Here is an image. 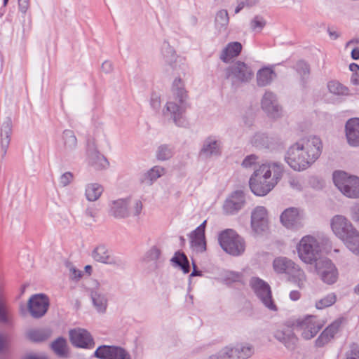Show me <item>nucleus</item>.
<instances>
[{
    "label": "nucleus",
    "mask_w": 359,
    "mask_h": 359,
    "mask_svg": "<svg viewBox=\"0 0 359 359\" xmlns=\"http://www.w3.org/2000/svg\"><path fill=\"white\" fill-rule=\"evenodd\" d=\"M291 331L292 330L290 329H287L285 330H277L274 334V337L276 339L283 343L286 339L288 334L290 333Z\"/></svg>",
    "instance_id": "nucleus-60"
},
{
    "label": "nucleus",
    "mask_w": 359,
    "mask_h": 359,
    "mask_svg": "<svg viewBox=\"0 0 359 359\" xmlns=\"http://www.w3.org/2000/svg\"><path fill=\"white\" fill-rule=\"evenodd\" d=\"M162 54L165 62L173 70H176L178 63L175 50L168 43H164L162 48Z\"/></svg>",
    "instance_id": "nucleus-32"
},
{
    "label": "nucleus",
    "mask_w": 359,
    "mask_h": 359,
    "mask_svg": "<svg viewBox=\"0 0 359 359\" xmlns=\"http://www.w3.org/2000/svg\"><path fill=\"white\" fill-rule=\"evenodd\" d=\"M219 243L222 248L233 256L242 255L245 249L244 239L233 229H226L219 236Z\"/></svg>",
    "instance_id": "nucleus-6"
},
{
    "label": "nucleus",
    "mask_w": 359,
    "mask_h": 359,
    "mask_svg": "<svg viewBox=\"0 0 359 359\" xmlns=\"http://www.w3.org/2000/svg\"><path fill=\"white\" fill-rule=\"evenodd\" d=\"M165 174V169L161 166H154L149 170L141 178V182L151 185L157 179Z\"/></svg>",
    "instance_id": "nucleus-30"
},
{
    "label": "nucleus",
    "mask_w": 359,
    "mask_h": 359,
    "mask_svg": "<svg viewBox=\"0 0 359 359\" xmlns=\"http://www.w3.org/2000/svg\"><path fill=\"white\" fill-rule=\"evenodd\" d=\"M171 262L178 266L184 273H188L189 272V262L184 252H175V255L171 259Z\"/></svg>",
    "instance_id": "nucleus-38"
},
{
    "label": "nucleus",
    "mask_w": 359,
    "mask_h": 359,
    "mask_svg": "<svg viewBox=\"0 0 359 359\" xmlns=\"http://www.w3.org/2000/svg\"><path fill=\"white\" fill-rule=\"evenodd\" d=\"M222 143L216 136L210 135L205 139L200 151V156L208 158L219 156L222 154Z\"/></svg>",
    "instance_id": "nucleus-18"
},
{
    "label": "nucleus",
    "mask_w": 359,
    "mask_h": 359,
    "mask_svg": "<svg viewBox=\"0 0 359 359\" xmlns=\"http://www.w3.org/2000/svg\"><path fill=\"white\" fill-rule=\"evenodd\" d=\"M268 216L266 208L263 206L256 207L251 213V228L256 234H261L268 228Z\"/></svg>",
    "instance_id": "nucleus-17"
},
{
    "label": "nucleus",
    "mask_w": 359,
    "mask_h": 359,
    "mask_svg": "<svg viewBox=\"0 0 359 359\" xmlns=\"http://www.w3.org/2000/svg\"><path fill=\"white\" fill-rule=\"evenodd\" d=\"M273 266L276 272L287 274L299 287L304 286L306 275L304 271L291 259L284 257H277L273 260Z\"/></svg>",
    "instance_id": "nucleus-3"
},
{
    "label": "nucleus",
    "mask_w": 359,
    "mask_h": 359,
    "mask_svg": "<svg viewBox=\"0 0 359 359\" xmlns=\"http://www.w3.org/2000/svg\"><path fill=\"white\" fill-rule=\"evenodd\" d=\"M92 258L100 263L123 267L125 262L121 259L114 257L104 245H99L91 252Z\"/></svg>",
    "instance_id": "nucleus-13"
},
{
    "label": "nucleus",
    "mask_w": 359,
    "mask_h": 359,
    "mask_svg": "<svg viewBox=\"0 0 359 359\" xmlns=\"http://www.w3.org/2000/svg\"><path fill=\"white\" fill-rule=\"evenodd\" d=\"M339 223L344 224L338 231V238L353 254L359 256V231L345 217L338 215V224Z\"/></svg>",
    "instance_id": "nucleus-5"
},
{
    "label": "nucleus",
    "mask_w": 359,
    "mask_h": 359,
    "mask_svg": "<svg viewBox=\"0 0 359 359\" xmlns=\"http://www.w3.org/2000/svg\"><path fill=\"white\" fill-rule=\"evenodd\" d=\"M297 250L299 258L306 264H313L316 261L321 252L317 238L310 235L302 238Z\"/></svg>",
    "instance_id": "nucleus-7"
},
{
    "label": "nucleus",
    "mask_w": 359,
    "mask_h": 359,
    "mask_svg": "<svg viewBox=\"0 0 359 359\" xmlns=\"http://www.w3.org/2000/svg\"><path fill=\"white\" fill-rule=\"evenodd\" d=\"M216 359H237L235 347L229 344L221 348L215 355Z\"/></svg>",
    "instance_id": "nucleus-42"
},
{
    "label": "nucleus",
    "mask_w": 359,
    "mask_h": 359,
    "mask_svg": "<svg viewBox=\"0 0 359 359\" xmlns=\"http://www.w3.org/2000/svg\"><path fill=\"white\" fill-rule=\"evenodd\" d=\"M224 279L226 283L230 284L234 282H239L242 279V274L235 271H226L224 274Z\"/></svg>",
    "instance_id": "nucleus-51"
},
{
    "label": "nucleus",
    "mask_w": 359,
    "mask_h": 359,
    "mask_svg": "<svg viewBox=\"0 0 359 359\" xmlns=\"http://www.w3.org/2000/svg\"><path fill=\"white\" fill-rule=\"evenodd\" d=\"M353 219L359 222V201L351 208Z\"/></svg>",
    "instance_id": "nucleus-64"
},
{
    "label": "nucleus",
    "mask_w": 359,
    "mask_h": 359,
    "mask_svg": "<svg viewBox=\"0 0 359 359\" xmlns=\"http://www.w3.org/2000/svg\"><path fill=\"white\" fill-rule=\"evenodd\" d=\"M261 107L271 118L277 119L282 116V107L278 103L276 95L271 91L265 92L261 100Z\"/></svg>",
    "instance_id": "nucleus-12"
},
{
    "label": "nucleus",
    "mask_w": 359,
    "mask_h": 359,
    "mask_svg": "<svg viewBox=\"0 0 359 359\" xmlns=\"http://www.w3.org/2000/svg\"><path fill=\"white\" fill-rule=\"evenodd\" d=\"M112 359H132L130 353L123 348L115 346Z\"/></svg>",
    "instance_id": "nucleus-52"
},
{
    "label": "nucleus",
    "mask_w": 359,
    "mask_h": 359,
    "mask_svg": "<svg viewBox=\"0 0 359 359\" xmlns=\"http://www.w3.org/2000/svg\"><path fill=\"white\" fill-rule=\"evenodd\" d=\"M48 334L43 330H33L28 332V337L33 341H42L48 338Z\"/></svg>",
    "instance_id": "nucleus-50"
},
{
    "label": "nucleus",
    "mask_w": 359,
    "mask_h": 359,
    "mask_svg": "<svg viewBox=\"0 0 359 359\" xmlns=\"http://www.w3.org/2000/svg\"><path fill=\"white\" fill-rule=\"evenodd\" d=\"M73 174L71 172H65L60 177V184L63 187H67L72 182V181L73 180Z\"/></svg>",
    "instance_id": "nucleus-56"
},
{
    "label": "nucleus",
    "mask_w": 359,
    "mask_h": 359,
    "mask_svg": "<svg viewBox=\"0 0 359 359\" xmlns=\"http://www.w3.org/2000/svg\"><path fill=\"white\" fill-rule=\"evenodd\" d=\"M64 151L69 154L74 151L77 147V139L71 130H65L62 133Z\"/></svg>",
    "instance_id": "nucleus-31"
},
{
    "label": "nucleus",
    "mask_w": 359,
    "mask_h": 359,
    "mask_svg": "<svg viewBox=\"0 0 359 359\" xmlns=\"http://www.w3.org/2000/svg\"><path fill=\"white\" fill-rule=\"evenodd\" d=\"M72 344L76 347L88 348H93L95 342L90 334L83 329H74L69 332Z\"/></svg>",
    "instance_id": "nucleus-19"
},
{
    "label": "nucleus",
    "mask_w": 359,
    "mask_h": 359,
    "mask_svg": "<svg viewBox=\"0 0 359 359\" xmlns=\"http://www.w3.org/2000/svg\"><path fill=\"white\" fill-rule=\"evenodd\" d=\"M224 72L226 78L231 81L233 87L250 82L254 76L252 67L240 60L229 65Z\"/></svg>",
    "instance_id": "nucleus-4"
},
{
    "label": "nucleus",
    "mask_w": 359,
    "mask_h": 359,
    "mask_svg": "<svg viewBox=\"0 0 359 359\" xmlns=\"http://www.w3.org/2000/svg\"><path fill=\"white\" fill-rule=\"evenodd\" d=\"M266 20L263 17L260 15H256L254 18L250 21V29L253 32H260L262 29L266 25Z\"/></svg>",
    "instance_id": "nucleus-48"
},
{
    "label": "nucleus",
    "mask_w": 359,
    "mask_h": 359,
    "mask_svg": "<svg viewBox=\"0 0 359 359\" xmlns=\"http://www.w3.org/2000/svg\"><path fill=\"white\" fill-rule=\"evenodd\" d=\"M53 351L59 356H65L67 353V341L59 337L51 344Z\"/></svg>",
    "instance_id": "nucleus-41"
},
{
    "label": "nucleus",
    "mask_w": 359,
    "mask_h": 359,
    "mask_svg": "<svg viewBox=\"0 0 359 359\" xmlns=\"http://www.w3.org/2000/svg\"><path fill=\"white\" fill-rule=\"evenodd\" d=\"M337 301V296L334 293H330L316 302L315 306L317 309L321 310L333 305Z\"/></svg>",
    "instance_id": "nucleus-43"
},
{
    "label": "nucleus",
    "mask_w": 359,
    "mask_h": 359,
    "mask_svg": "<svg viewBox=\"0 0 359 359\" xmlns=\"http://www.w3.org/2000/svg\"><path fill=\"white\" fill-rule=\"evenodd\" d=\"M297 342V338L292 332V331H291V332L288 334L286 339L283 342V344L285 346V347L287 349L294 350L296 347Z\"/></svg>",
    "instance_id": "nucleus-53"
},
{
    "label": "nucleus",
    "mask_w": 359,
    "mask_h": 359,
    "mask_svg": "<svg viewBox=\"0 0 359 359\" xmlns=\"http://www.w3.org/2000/svg\"><path fill=\"white\" fill-rule=\"evenodd\" d=\"M317 239L320 243L321 251L324 250L325 252H329L331 250L332 243L327 236H323L318 237Z\"/></svg>",
    "instance_id": "nucleus-54"
},
{
    "label": "nucleus",
    "mask_w": 359,
    "mask_h": 359,
    "mask_svg": "<svg viewBox=\"0 0 359 359\" xmlns=\"http://www.w3.org/2000/svg\"><path fill=\"white\" fill-rule=\"evenodd\" d=\"M346 359H359V347L352 346L351 350L346 353Z\"/></svg>",
    "instance_id": "nucleus-61"
},
{
    "label": "nucleus",
    "mask_w": 359,
    "mask_h": 359,
    "mask_svg": "<svg viewBox=\"0 0 359 359\" xmlns=\"http://www.w3.org/2000/svg\"><path fill=\"white\" fill-rule=\"evenodd\" d=\"M259 157L256 154L246 156L241 163V166L245 169L254 168L257 165Z\"/></svg>",
    "instance_id": "nucleus-49"
},
{
    "label": "nucleus",
    "mask_w": 359,
    "mask_h": 359,
    "mask_svg": "<svg viewBox=\"0 0 359 359\" xmlns=\"http://www.w3.org/2000/svg\"><path fill=\"white\" fill-rule=\"evenodd\" d=\"M103 192V187L97 183H90L86 185L85 196L88 201L94 202L99 199Z\"/></svg>",
    "instance_id": "nucleus-33"
},
{
    "label": "nucleus",
    "mask_w": 359,
    "mask_h": 359,
    "mask_svg": "<svg viewBox=\"0 0 359 359\" xmlns=\"http://www.w3.org/2000/svg\"><path fill=\"white\" fill-rule=\"evenodd\" d=\"M283 173L284 165L280 162L262 163L255 170L250 178L251 191L257 196H266L281 180Z\"/></svg>",
    "instance_id": "nucleus-2"
},
{
    "label": "nucleus",
    "mask_w": 359,
    "mask_h": 359,
    "mask_svg": "<svg viewBox=\"0 0 359 359\" xmlns=\"http://www.w3.org/2000/svg\"><path fill=\"white\" fill-rule=\"evenodd\" d=\"M327 92L324 94V99L327 102H334L337 99V83L330 81L327 86Z\"/></svg>",
    "instance_id": "nucleus-45"
},
{
    "label": "nucleus",
    "mask_w": 359,
    "mask_h": 359,
    "mask_svg": "<svg viewBox=\"0 0 359 359\" xmlns=\"http://www.w3.org/2000/svg\"><path fill=\"white\" fill-rule=\"evenodd\" d=\"M250 144L259 149H271L274 145L273 139L265 133H256L250 138Z\"/></svg>",
    "instance_id": "nucleus-27"
},
{
    "label": "nucleus",
    "mask_w": 359,
    "mask_h": 359,
    "mask_svg": "<svg viewBox=\"0 0 359 359\" xmlns=\"http://www.w3.org/2000/svg\"><path fill=\"white\" fill-rule=\"evenodd\" d=\"M309 183L311 187L317 190L322 189L325 185L324 181L316 177H311Z\"/></svg>",
    "instance_id": "nucleus-57"
},
{
    "label": "nucleus",
    "mask_w": 359,
    "mask_h": 359,
    "mask_svg": "<svg viewBox=\"0 0 359 359\" xmlns=\"http://www.w3.org/2000/svg\"><path fill=\"white\" fill-rule=\"evenodd\" d=\"M352 95L353 94L350 93V90L348 87L338 82V103L342 102L339 97L340 96H349Z\"/></svg>",
    "instance_id": "nucleus-58"
},
{
    "label": "nucleus",
    "mask_w": 359,
    "mask_h": 359,
    "mask_svg": "<svg viewBox=\"0 0 359 359\" xmlns=\"http://www.w3.org/2000/svg\"><path fill=\"white\" fill-rule=\"evenodd\" d=\"M172 99H180L187 100V93L184 88V81L180 78H176L172 86Z\"/></svg>",
    "instance_id": "nucleus-36"
},
{
    "label": "nucleus",
    "mask_w": 359,
    "mask_h": 359,
    "mask_svg": "<svg viewBox=\"0 0 359 359\" xmlns=\"http://www.w3.org/2000/svg\"><path fill=\"white\" fill-rule=\"evenodd\" d=\"M337 333V324L336 321L333 322L330 326H328L318 337L316 339V345L322 346L327 343L331 339H332L334 334Z\"/></svg>",
    "instance_id": "nucleus-37"
},
{
    "label": "nucleus",
    "mask_w": 359,
    "mask_h": 359,
    "mask_svg": "<svg viewBox=\"0 0 359 359\" xmlns=\"http://www.w3.org/2000/svg\"><path fill=\"white\" fill-rule=\"evenodd\" d=\"M186 109L187 100L172 99V97H171L170 100L167 102L163 113L165 116L172 118L176 126H184L185 125L184 114Z\"/></svg>",
    "instance_id": "nucleus-10"
},
{
    "label": "nucleus",
    "mask_w": 359,
    "mask_h": 359,
    "mask_svg": "<svg viewBox=\"0 0 359 359\" xmlns=\"http://www.w3.org/2000/svg\"><path fill=\"white\" fill-rule=\"evenodd\" d=\"M250 285L257 298L266 309L272 311L278 310L272 298L271 287L266 282L259 278L252 277L250 279Z\"/></svg>",
    "instance_id": "nucleus-8"
},
{
    "label": "nucleus",
    "mask_w": 359,
    "mask_h": 359,
    "mask_svg": "<svg viewBox=\"0 0 359 359\" xmlns=\"http://www.w3.org/2000/svg\"><path fill=\"white\" fill-rule=\"evenodd\" d=\"M314 262L316 271L320 276L323 282L327 284L336 282L335 266L330 259L327 257L318 258Z\"/></svg>",
    "instance_id": "nucleus-14"
},
{
    "label": "nucleus",
    "mask_w": 359,
    "mask_h": 359,
    "mask_svg": "<svg viewBox=\"0 0 359 359\" xmlns=\"http://www.w3.org/2000/svg\"><path fill=\"white\" fill-rule=\"evenodd\" d=\"M10 320L9 314L4 304L0 301V322L8 323Z\"/></svg>",
    "instance_id": "nucleus-59"
},
{
    "label": "nucleus",
    "mask_w": 359,
    "mask_h": 359,
    "mask_svg": "<svg viewBox=\"0 0 359 359\" xmlns=\"http://www.w3.org/2000/svg\"><path fill=\"white\" fill-rule=\"evenodd\" d=\"M234 347L237 359L250 358L255 353L254 346L249 343H237Z\"/></svg>",
    "instance_id": "nucleus-34"
},
{
    "label": "nucleus",
    "mask_w": 359,
    "mask_h": 359,
    "mask_svg": "<svg viewBox=\"0 0 359 359\" xmlns=\"http://www.w3.org/2000/svg\"><path fill=\"white\" fill-rule=\"evenodd\" d=\"M172 156V151L170 146L163 144L158 147L156 151V158L160 161H165L171 158Z\"/></svg>",
    "instance_id": "nucleus-46"
},
{
    "label": "nucleus",
    "mask_w": 359,
    "mask_h": 359,
    "mask_svg": "<svg viewBox=\"0 0 359 359\" xmlns=\"http://www.w3.org/2000/svg\"><path fill=\"white\" fill-rule=\"evenodd\" d=\"M338 190L349 198H359V177L338 170Z\"/></svg>",
    "instance_id": "nucleus-9"
},
{
    "label": "nucleus",
    "mask_w": 359,
    "mask_h": 359,
    "mask_svg": "<svg viewBox=\"0 0 359 359\" xmlns=\"http://www.w3.org/2000/svg\"><path fill=\"white\" fill-rule=\"evenodd\" d=\"M129 199L120 198L114 201L110 204L109 213L116 219H125L130 217Z\"/></svg>",
    "instance_id": "nucleus-23"
},
{
    "label": "nucleus",
    "mask_w": 359,
    "mask_h": 359,
    "mask_svg": "<svg viewBox=\"0 0 359 359\" xmlns=\"http://www.w3.org/2000/svg\"><path fill=\"white\" fill-rule=\"evenodd\" d=\"M129 199V213L130 217H138L142 210L143 204L142 202L139 199H132L131 198H128Z\"/></svg>",
    "instance_id": "nucleus-44"
},
{
    "label": "nucleus",
    "mask_w": 359,
    "mask_h": 359,
    "mask_svg": "<svg viewBox=\"0 0 359 359\" xmlns=\"http://www.w3.org/2000/svg\"><path fill=\"white\" fill-rule=\"evenodd\" d=\"M88 156V164L95 170H100L108 168L107 159L96 149L89 150Z\"/></svg>",
    "instance_id": "nucleus-26"
},
{
    "label": "nucleus",
    "mask_w": 359,
    "mask_h": 359,
    "mask_svg": "<svg viewBox=\"0 0 359 359\" xmlns=\"http://www.w3.org/2000/svg\"><path fill=\"white\" fill-rule=\"evenodd\" d=\"M323 325L324 322L316 316H307L297 321V326L302 331V335L305 339L315 337Z\"/></svg>",
    "instance_id": "nucleus-11"
},
{
    "label": "nucleus",
    "mask_w": 359,
    "mask_h": 359,
    "mask_svg": "<svg viewBox=\"0 0 359 359\" xmlns=\"http://www.w3.org/2000/svg\"><path fill=\"white\" fill-rule=\"evenodd\" d=\"M90 297L96 311L101 313H105L108 299L106 294L102 292L101 283H97L96 287L91 290Z\"/></svg>",
    "instance_id": "nucleus-24"
},
{
    "label": "nucleus",
    "mask_w": 359,
    "mask_h": 359,
    "mask_svg": "<svg viewBox=\"0 0 359 359\" xmlns=\"http://www.w3.org/2000/svg\"><path fill=\"white\" fill-rule=\"evenodd\" d=\"M244 204L245 196L243 192L236 191L225 201L223 209L226 214L234 215L243 207Z\"/></svg>",
    "instance_id": "nucleus-22"
},
{
    "label": "nucleus",
    "mask_w": 359,
    "mask_h": 359,
    "mask_svg": "<svg viewBox=\"0 0 359 359\" xmlns=\"http://www.w3.org/2000/svg\"><path fill=\"white\" fill-rule=\"evenodd\" d=\"M115 346L102 345L95 351L94 356L98 359H112Z\"/></svg>",
    "instance_id": "nucleus-40"
},
{
    "label": "nucleus",
    "mask_w": 359,
    "mask_h": 359,
    "mask_svg": "<svg viewBox=\"0 0 359 359\" xmlns=\"http://www.w3.org/2000/svg\"><path fill=\"white\" fill-rule=\"evenodd\" d=\"M97 211H98V209L96 207V205L94 204H91L86 208V209L85 210V215L87 217L94 218L95 217V215H97Z\"/></svg>",
    "instance_id": "nucleus-62"
},
{
    "label": "nucleus",
    "mask_w": 359,
    "mask_h": 359,
    "mask_svg": "<svg viewBox=\"0 0 359 359\" xmlns=\"http://www.w3.org/2000/svg\"><path fill=\"white\" fill-rule=\"evenodd\" d=\"M322 150L323 143L318 137H304L289 147L285 161L294 170L303 171L316 161Z\"/></svg>",
    "instance_id": "nucleus-1"
},
{
    "label": "nucleus",
    "mask_w": 359,
    "mask_h": 359,
    "mask_svg": "<svg viewBox=\"0 0 359 359\" xmlns=\"http://www.w3.org/2000/svg\"><path fill=\"white\" fill-rule=\"evenodd\" d=\"M229 15L226 10L219 11L215 16V26L219 31L225 30L229 24Z\"/></svg>",
    "instance_id": "nucleus-39"
},
{
    "label": "nucleus",
    "mask_w": 359,
    "mask_h": 359,
    "mask_svg": "<svg viewBox=\"0 0 359 359\" xmlns=\"http://www.w3.org/2000/svg\"><path fill=\"white\" fill-rule=\"evenodd\" d=\"M242 50L241 43L235 41L229 43L225 48L222 51L220 59L224 62H228L231 59L237 57Z\"/></svg>",
    "instance_id": "nucleus-28"
},
{
    "label": "nucleus",
    "mask_w": 359,
    "mask_h": 359,
    "mask_svg": "<svg viewBox=\"0 0 359 359\" xmlns=\"http://www.w3.org/2000/svg\"><path fill=\"white\" fill-rule=\"evenodd\" d=\"M191 246L196 252H203L206 250L205 234L192 231L190 235Z\"/></svg>",
    "instance_id": "nucleus-35"
},
{
    "label": "nucleus",
    "mask_w": 359,
    "mask_h": 359,
    "mask_svg": "<svg viewBox=\"0 0 359 359\" xmlns=\"http://www.w3.org/2000/svg\"><path fill=\"white\" fill-rule=\"evenodd\" d=\"M280 222L287 229H297L303 226L302 217L295 208L286 209L280 215Z\"/></svg>",
    "instance_id": "nucleus-20"
},
{
    "label": "nucleus",
    "mask_w": 359,
    "mask_h": 359,
    "mask_svg": "<svg viewBox=\"0 0 359 359\" xmlns=\"http://www.w3.org/2000/svg\"><path fill=\"white\" fill-rule=\"evenodd\" d=\"M238 6L235 9V13H239L244 7H251L257 4V0H237Z\"/></svg>",
    "instance_id": "nucleus-55"
},
{
    "label": "nucleus",
    "mask_w": 359,
    "mask_h": 359,
    "mask_svg": "<svg viewBox=\"0 0 359 359\" xmlns=\"http://www.w3.org/2000/svg\"><path fill=\"white\" fill-rule=\"evenodd\" d=\"M49 306L48 297L43 294L32 295L27 303L28 310L34 318H39L45 315Z\"/></svg>",
    "instance_id": "nucleus-15"
},
{
    "label": "nucleus",
    "mask_w": 359,
    "mask_h": 359,
    "mask_svg": "<svg viewBox=\"0 0 359 359\" xmlns=\"http://www.w3.org/2000/svg\"><path fill=\"white\" fill-rule=\"evenodd\" d=\"M276 77V74L271 67H264L257 73V83L260 87L266 86Z\"/></svg>",
    "instance_id": "nucleus-29"
},
{
    "label": "nucleus",
    "mask_w": 359,
    "mask_h": 359,
    "mask_svg": "<svg viewBox=\"0 0 359 359\" xmlns=\"http://www.w3.org/2000/svg\"><path fill=\"white\" fill-rule=\"evenodd\" d=\"M12 134V123L10 119H6L4 121L1 126L0 131V144H1V152L2 157H4L6 154L7 150L8 149L10 142H11V136Z\"/></svg>",
    "instance_id": "nucleus-25"
},
{
    "label": "nucleus",
    "mask_w": 359,
    "mask_h": 359,
    "mask_svg": "<svg viewBox=\"0 0 359 359\" xmlns=\"http://www.w3.org/2000/svg\"><path fill=\"white\" fill-rule=\"evenodd\" d=\"M294 68L301 76L302 81H304L308 78L310 74V68L309 65L306 62L303 60L298 61L296 63Z\"/></svg>",
    "instance_id": "nucleus-47"
},
{
    "label": "nucleus",
    "mask_w": 359,
    "mask_h": 359,
    "mask_svg": "<svg viewBox=\"0 0 359 359\" xmlns=\"http://www.w3.org/2000/svg\"><path fill=\"white\" fill-rule=\"evenodd\" d=\"M345 135L347 143L351 147H359V118L347 120L345 124Z\"/></svg>",
    "instance_id": "nucleus-21"
},
{
    "label": "nucleus",
    "mask_w": 359,
    "mask_h": 359,
    "mask_svg": "<svg viewBox=\"0 0 359 359\" xmlns=\"http://www.w3.org/2000/svg\"><path fill=\"white\" fill-rule=\"evenodd\" d=\"M165 259L161 246L160 245H154L144 253L142 257V262L149 269L156 270L161 266Z\"/></svg>",
    "instance_id": "nucleus-16"
},
{
    "label": "nucleus",
    "mask_w": 359,
    "mask_h": 359,
    "mask_svg": "<svg viewBox=\"0 0 359 359\" xmlns=\"http://www.w3.org/2000/svg\"><path fill=\"white\" fill-rule=\"evenodd\" d=\"M289 184L291 188L297 191H301L302 185L300 180L296 177H291L289 180Z\"/></svg>",
    "instance_id": "nucleus-63"
}]
</instances>
